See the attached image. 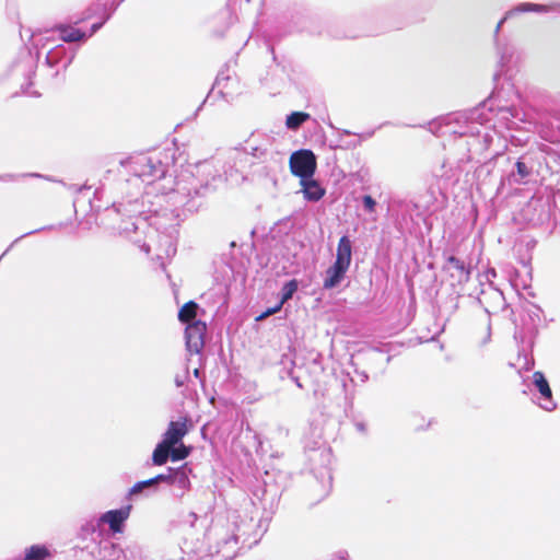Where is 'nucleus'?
<instances>
[{"label": "nucleus", "mask_w": 560, "mask_h": 560, "mask_svg": "<svg viewBox=\"0 0 560 560\" xmlns=\"http://www.w3.org/2000/svg\"><path fill=\"white\" fill-rule=\"evenodd\" d=\"M176 383H177L178 386L182 385V382H179V380H176Z\"/></svg>", "instance_id": "5701e85b"}, {"label": "nucleus", "mask_w": 560, "mask_h": 560, "mask_svg": "<svg viewBox=\"0 0 560 560\" xmlns=\"http://www.w3.org/2000/svg\"><path fill=\"white\" fill-rule=\"evenodd\" d=\"M316 165V156L311 150H299L292 153L289 160L291 173L301 179L311 178Z\"/></svg>", "instance_id": "f03ea898"}, {"label": "nucleus", "mask_w": 560, "mask_h": 560, "mask_svg": "<svg viewBox=\"0 0 560 560\" xmlns=\"http://www.w3.org/2000/svg\"><path fill=\"white\" fill-rule=\"evenodd\" d=\"M301 184L304 197L310 201H318L325 195V189L316 180L310 178L301 179Z\"/></svg>", "instance_id": "1a4fd4ad"}, {"label": "nucleus", "mask_w": 560, "mask_h": 560, "mask_svg": "<svg viewBox=\"0 0 560 560\" xmlns=\"http://www.w3.org/2000/svg\"><path fill=\"white\" fill-rule=\"evenodd\" d=\"M308 119L310 114L304 112H293L287 117L285 126L291 130H296Z\"/></svg>", "instance_id": "ddd939ff"}, {"label": "nucleus", "mask_w": 560, "mask_h": 560, "mask_svg": "<svg viewBox=\"0 0 560 560\" xmlns=\"http://www.w3.org/2000/svg\"><path fill=\"white\" fill-rule=\"evenodd\" d=\"M450 268L454 271L452 277L456 278L457 284H463L469 281L470 270L466 267L465 262L455 256L447 258Z\"/></svg>", "instance_id": "0eeeda50"}, {"label": "nucleus", "mask_w": 560, "mask_h": 560, "mask_svg": "<svg viewBox=\"0 0 560 560\" xmlns=\"http://www.w3.org/2000/svg\"><path fill=\"white\" fill-rule=\"evenodd\" d=\"M156 485L155 480H154V477L153 478H150L148 480H143V481H139L137 482L136 485H133V487L130 489V494H138L140 493L144 488L147 487H151V486H154Z\"/></svg>", "instance_id": "dca6fc26"}, {"label": "nucleus", "mask_w": 560, "mask_h": 560, "mask_svg": "<svg viewBox=\"0 0 560 560\" xmlns=\"http://www.w3.org/2000/svg\"><path fill=\"white\" fill-rule=\"evenodd\" d=\"M207 324L202 320H195L186 326V343L190 351L199 353L205 346Z\"/></svg>", "instance_id": "7ed1b4c3"}, {"label": "nucleus", "mask_w": 560, "mask_h": 560, "mask_svg": "<svg viewBox=\"0 0 560 560\" xmlns=\"http://www.w3.org/2000/svg\"><path fill=\"white\" fill-rule=\"evenodd\" d=\"M154 480H155L156 483H159V482H167V483L172 485L174 482V477L172 475L160 474V475L154 477Z\"/></svg>", "instance_id": "6ab92c4d"}, {"label": "nucleus", "mask_w": 560, "mask_h": 560, "mask_svg": "<svg viewBox=\"0 0 560 560\" xmlns=\"http://www.w3.org/2000/svg\"><path fill=\"white\" fill-rule=\"evenodd\" d=\"M298 290V283L295 280L287 282L282 289V298L280 304L283 305L289 299L292 298L293 293Z\"/></svg>", "instance_id": "2eb2a0df"}, {"label": "nucleus", "mask_w": 560, "mask_h": 560, "mask_svg": "<svg viewBox=\"0 0 560 560\" xmlns=\"http://www.w3.org/2000/svg\"><path fill=\"white\" fill-rule=\"evenodd\" d=\"M48 557H50V551L44 545H32L25 551V560H45Z\"/></svg>", "instance_id": "f8f14e48"}, {"label": "nucleus", "mask_w": 560, "mask_h": 560, "mask_svg": "<svg viewBox=\"0 0 560 560\" xmlns=\"http://www.w3.org/2000/svg\"><path fill=\"white\" fill-rule=\"evenodd\" d=\"M282 305L280 303H278V305H276L275 307H271V308H268L267 311H265L264 313H261L260 315H258L256 317V320L257 322H260L265 318H267L268 316L279 312L281 310Z\"/></svg>", "instance_id": "f3484780"}, {"label": "nucleus", "mask_w": 560, "mask_h": 560, "mask_svg": "<svg viewBox=\"0 0 560 560\" xmlns=\"http://www.w3.org/2000/svg\"><path fill=\"white\" fill-rule=\"evenodd\" d=\"M56 31L60 34V39L66 43L80 42L85 37V33L69 25H58Z\"/></svg>", "instance_id": "9b49d317"}, {"label": "nucleus", "mask_w": 560, "mask_h": 560, "mask_svg": "<svg viewBox=\"0 0 560 560\" xmlns=\"http://www.w3.org/2000/svg\"><path fill=\"white\" fill-rule=\"evenodd\" d=\"M129 511L130 506L120 510H112L106 512L101 520L102 522L108 524L109 528L114 533H120L122 529L124 522L129 516Z\"/></svg>", "instance_id": "20e7f679"}, {"label": "nucleus", "mask_w": 560, "mask_h": 560, "mask_svg": "<svg viewBox=\"0 0 560 560\" xmlns=\"http://www.w3.org/2000/svg\"><path fill=\"white\" fill-rule=\"evenodd\" d=\"M101 27V24H94L92 26V32H96Z\"/></svg>", "instance_id": "4be33fe9"}, {"label": "nucleus", "mask_w": 560, "mask_h": 560, "mask_svg": "<svg viewBox=\"0 0 560 560\" xmlns=\"http://www.w3.org/2000/svg\"><path fill=\"white\" fill-rule=\"evenodd\" d=\"M351 257H352V243L347 235L341 236L338 242L335 261L350 267Z\"/></svg>", "instance_id": "6e6552de"}, {"label": "nucleus", "mask_w": 560, "mask_h": 560, "mask_svg": "<svg viewBox=\"0 0 560 560\" xmlns=\"http://www.w3.org/2000/svg\"><path fill=\"white\" fill-rule=\"evenodd\" d=\"M533 381L534 385L539 390L541 398H544L547 401V404L544 405L542 407L546 410H552L556 407V404L552 400V392L545 375L541 372L537 371L533 374Z\"/></svg>", "instance_id": "39448f33"}, {"label": "nucleus", "mask_w": 560, "mask_h": 560, "mask_svg": "<svg viewBox=\"0 0 560 560\" xmlns=\"http://www.w3.org/2000/svg\"><path fill=\"white\" fill-rule=\"evenodd\" d=\"M363 203L369 212H373L375 210L376 202L370 195L363 197Z\"/></svg>", "instance_id": "a211bd4d"}, {"label": "nucleus", "mask_w": 560, "mask_h": 560, "mask_svg": "<svg viewBox=\"0 0 560 560\" xmlns=\"http://www.w3.org/2000/svg\"><path fill=\"white\" fill-rule=\"evenodd\" d=\"M190 427L191 420L188 417H180L176 421L168 423L163 440L153 451L152 462L154 465L162 466L167 462L170 450L182 442L183 438L189 432Z\"/></svg>", "instance_id": "f257e3e1"}, {"label": "nucleus", "mask_w": 560, "mask_h": 560, "mask_svg": "<svg viewBox=\"0 0 560 560\" xmlns=\"http://www.w3.org/2000/svg\"><path fill=\"white\" fill-rule=\"evenodd\" d=\"M526 9L527 11H536L538 10V5L527 3Z\"/></svg>", "instance_id": "412c9836"}, {"label": "nucleus", "mask_w": 560, "mask_h": 560, "mask_svg": "<svg viewBox=\"0 0 560 560\" xmlns=\"http://www.w3.org/2000/svg\"><path fill=\"white\" fill-rule=\"evenodd\" d=\"M190 454V447L184 445L182 442L172 446L168 453V458L173 462H178L187 458Z\"/></svg>", "instance_id": "4468645a"}, {"label": "nucleus", "mask_w": 560, "mask_h": 560, "mask_svg": "<svg viewBox=\"0 0 560 560\" xmlns=\"http://www.w3.org/2000/svg\"><path fill=\"white\" fill-rule=\"evenodd\" d=\"M348 269V266L335 261L334 265L326 270V278L323 287L325 289H332L337 287L343 279Z\"/></svg>", "instance_id": "423d86ee"}, {"label": "nucleus", "mask_w": 560, "mask_h": 560, "mask_svg": "<svg viewBox=\"0 0 560 560\" xmlns=\"http://www.w3.org/2000/svg\"><path fill=\"white\" fill-rule=\"evenodd\" d=\"M518 173L523 176L525 174V164L521 161L516 163Z\"/></svg>", "instance_id": "aec40b11"}, {"label": "nucleus", "mask_w": 560, "mask_h": 560, "mask_svg": "<svg viewBox=\"0 0 560 560\" xmlns=\"http://www.w3.org/2000/svg\"><path fill=\"white\" fill-rule=\"evenodd\" d=\"M199 305L195 301L186 302L178 312V320L183 324L189 325L190 323L197 320Z\"/></svg>", "instance_id": "9d476101"}]
</instances>
